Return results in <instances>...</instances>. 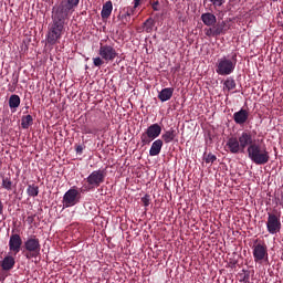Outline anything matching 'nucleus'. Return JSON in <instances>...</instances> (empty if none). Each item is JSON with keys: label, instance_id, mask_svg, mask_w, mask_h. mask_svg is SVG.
<instances>
[{"label": "nucleus", "instance_id": "32", "mask_svg": "<svg viewBox=\"0 0 283 283\" xmlns=\"http://www.w3.org/2000/svg\"><path fill=\"white\" fill-rule=\"evenodd\" d=\"M210 3H212L214 8H220L221 6H224V3H227V0H210Z\"/></svg>", "mask_w": 283, "mask_h": 283}, {"label": "nucleus", "instance_id": "15", "mask_svg": "<svg viewBox=\"0 0 283 283\" xmlns=\"http://www.w3.org/2000/svg\"><path fill=\"white\" fill-rule=\"evenodd\" d=\"M14 264H17V261L12 255H7L2 261H0L2 271H12V269H14Z\"/></svg>", "mask_w": 283, "mask_h": 283}, {"label": "nucleus", "instance_id": "9", "mask_svg": "<svg viewBox=\"0 0 283 283\" xmlns=\"http://www.w3.org/2000/svg\"><path fill=\"white\" fill-rule=\"evenodd\" d=\"M266 229L271 235L280 233L282 230V221L280 220V213H268Z\"/></svg>", "mask_w": 283, "mask_h": 283}, {"label": "nucleus", "instance_id": "12", "mask_svg": "<svg viewBox=\"0 0 283 283\" xmlns=\"http://www.w3.org/2000/svg\"><path fill=\"white\" fill-rule=\"evenodd\" d=\"M226 147L230 154H241L244 151V149H242V145L240 144V139L237 137H230L226 144Z\"/></svg>", "mask_w": 283, "mask_h": 283}, {"label": "nucleus", "instance_id": "13", "mask_svg": "<svg viewBox=\"0 0 283 283\" xmlns=\"http://www.w3.org/2000/svg\"><path fill=\"white\" fill-rule=\"evenodd\" d=\"M239 143L243 151L244 149H247V147H251V145H255V143H253V135H251V132H243L239 137Z\"/></svg>", "mask_w": 283, "mask_h": 283}, {"label": "nucleus", "instance_id": "8", "mask_svg": "<svg viewBox=\"0 0 283 283\" xmlns=\"http://www.w3.org/2000/svg\"><path fill=\"white\" fill-rule=\"evenodd\" d=\"M81 202V192L76 190V188L69 189L62 199V205L64 209H70V207H75Z\"/></svg>", "mask_w": 283, "mask_h": 283}, {"label": "nucleus", "instance_id": "41", "mask_svg": "<svg viewBox=\"0 0 283 283\" xmlns=\"http://www.w3.org/2000/svg\"><path fill=\"white\" fill-rule=\"evenodd\" d=\"M156 6H158V2H155V3L153 4V9H154L155 11H158V8H157Z\"/></svg>", "mask_w": 283, "mask_h": 283}, {"label": "nucleus", "instance_id": "34", "mask_svg": "<svg viewBox=\"0 0 283 283\" xmlns=\"http://www.w3.org/2000/svg\"><path fill=\"white\" fill-rule=\"evenodd\" d=\"M217 159H218V158L216 157V155L209 154V155H207V157H206V163H207V164H209V163H216Z\"/></svg>", "mask_w": 283, "mask_h": 283}, {"label": "nucleus", "instance_id": "4", "mask_svg": "<svg viewBox=\"0 0 283 283\" xmlns=\"http://www.w3.org/2000/svg\"><path fill=\"white\" fill-rule=\"evenodd\" d=\"M23 249L27 260L39 258V255H41V241L36 235L29 237L23 243Z\"/></svg>", "mask_w": 283, "mask_h": 283}, {"label": "nucleus", "instance_id": "35", "mask_svg": "<svg viewBox=\"0 0 283 283\" xmlns=\"http://www.w3.org/2000/svg\"><path fill=\"white\" fill-rule=\"evenodd\" d=\"M205 34H206V36H216V33L213 31V27L205 29Z\"/></svg>", "mask_w": 283, "mask_h": 283}, {"label": "nucleus", "instance_id": "29", "mask_svg": "<svg viewBox=\"0 0 283 283\" xmlns=\"http://www.w3.org/2000/svg\"><path fill=\"white\" fill-rule=\"evenodd\" d=\"M154 25H156V22L151 18H148L144 22V30H145V32H147V33L153 32Z\"/></svg>", "mask_w": 283, "mask_h": 283}, {"label": "nucleus", "instance_id": "33", "mask_svg": "<svg viewBox=\"0 0 283 283\" xmlns=\"http://www.w3.org/2000/svg\"><path fill=\"white\" fill-rule=\"evenodd\" d=\"M243 273H244V275H243V277L240 280V282L248 283L249 280H251V272L243 270Z\"/></svg>", "mask_w": 283, "mask_h": 283}, {"label": "nucleus", "instance_id": "5", "mask_svg": "<svg viewBox=\"0 0 283 283\" xmlns=\"http://www.w3.org/2000/svg\"><path fill=\"white\" fill-rule=\"evenodd\" d=\"M107 172L103 169L94 170L91 172L85 179L86 186H84L85 191H92V189H96L105 182V178Z\"/></svg>", "mask_w": 283, "mask_h": 283}, {"label": "nucleus", "instance_id": "27", "mask_svg": "<svg viewBox=\"0 0 283 283\" xmlns=\"http://www.w3.org/2000/svg\"><path fill=\"white\" fill-rule=\"evenodd\" d=\"M224 25H227V23L224 21H222L221 23L212 25L214 36H220V34H222L224 32Z\"/></svg>", "mask_w": 283, "mask_h": 283}, {"label": "nucleus", "instance_id": "38", "mask_svg": "<svg viewBox=\"0 0 283 283\" xmlns=\"http://www.w3.org/2000/svg\"><path fill=\"white\" fill-rule=\"evenodd\" d=\"M76 154H83V146L76 147Z\"/></svg>", "mask_w": 283, "mask_h": 283}, {"label": "nucleus", "instance_id": "3", "mask_svg": "<svg viewBox=\"0 0 283 283\" xmlns=\"http://www.w3.org/2000/svg\"><path fill=\"white\" fill-rule=\"evenodd\" d=\"M247 151L248 158H250L254 165H266L271 160V155L266 146L254 144L249 146Z\"/></svg>", "mask_w": 283, "mask_h": 283}, {"label": "nucleus", "instance_id": "24", "mask_svg": "<svg viewBox=\"0 0 283 283\" xmlns=\"http://www.w3.org/2000/svg\"><path fill=\"white\" fill-rule=\"evenodd\" d=\"M235 87L237 84L233 77H227V80L223 82V90H227L228 92L235 90Z\"/></svg>", "mask_w": 283, "mask_h": 283}, {"label": "nucleus", "instance_id": "17", "mask_svg": "<svg viewBox=\"0 0 283 283\" xmlns=\"http://www.w3.org/2000/svg\"><path fill=\"white\" fill-rule=\"evenodd\" d=\"M78 3H81V0H63L59 7L69 10L70 12H74V10L78 8Z\"/></svg>", "mask_w": 283, "mask_h": 283}, {"label": "nucleus", "instance_id": "2", "mask_svg": "<svg viewBox=\"0 0 283 283\" xmlns=\"http://www.w3.org/2000/svg\"><path fill=\"white\" fill-rule=\"evenodd\" d=\"M238 65V54L233 53L231 57L224 55L217 60L216 72L219 76H231Z\"/></svg>", "mask_w": 283, "mask_h": 283}, {"label": "nucleus", "instance_id": "10", "mask_svg": "<svg viewBox=\"0 0 283 283\" xmlns=\"http://www.w3.org/2000/svg\"><path fill=\"white\" fill-rule=\"evenodd\" d=\"M98 55L104 61H106V63H109V61H114L116 56H118V52H116V49L113 45L101 44L98 50Z\"/></svg>", "mask_w": 283, "mask_h": 283}, {"label": "nucleus", "instance_id": "36", "mask_svg": "<svg viewBox=\"0 0 283 283\" xmlns=\"http://www.w3.org/2000/svg\"><path fill=\"white\" fill-rule=\"evenodd\" d=\"M149 195H145L143 198H142V202L144 205V207H149Z\"/></svg>", "mask_w": 283, "mask_h": 283}, {"label": "nucleus", "instance_id": "30", "mask_svg": "<svg viewBox=\"0 0 283 283\" xmlns=\"http://www.w3.org/2000/svg\"><path fill=\"white\" fill-rule=\"evenodd\" d=\"M98 133V129L96 128H90V126H83L82 127V134H94L96 135Z\"/></svg>", "mask_w": 283, "mask_h": 283}, {"label": "nucleus", "instance_id": "19", "mask_svg": "<svg viewBox=\"0 0 283 283\" xmlns=\"http://www.w3.org/2000/svg\"><path fill=\"white\" fill-rule=\"evenodd\" d=\"M160 151H163V139H156L150 146L149 156H159Z\"/></svg>", "mask_w": 283, "mask_h": 283}, {"label": "nucleus", "instance_id": "16", "mask_svg": "<svg viewBox=\"0 0 283 283\" xmlns=\"http://www.w3.org/2000/svg\"><path fill=\"white\" fill-rule=\"evenodd\" d=\"M201 21L208 28H212V25H216V23H218V18H216V14L207 12L201 14Z\"/></svg>", "mask_w": 283, "mask_h": 283}, {"label": "nucleus", "instance_id": "42", "mask_svg": "<svg viewBox=\"0 0 283 283\" xmlns=\"http://www.w3.org/2000/svg\"><path fill=\"white\" fill-rule=\"evenodd\" d=\"M280 205L283 207V191L281 192V200H280Z\"/></svg>", "mask_w": 283, "mask_h": 283}, {"label": "nucleus", "instance_id": "20", "mask_svg": "<svg viewBox=\"0 0 283 283\" xmlns=\"http://www.w3.org/2000/svg\"><path fill=\"white\" fill-rule=\"evenodd\" d=\"M112 10H114V4H112V1H106L102 8V19H109L112 17Z\"/></svg>", "mask_w": 283, "mask_h": 283}, {"label": "nucleus", "instance_id": "11", "mask_svg": "<svg viewBox=\"0 0 283 283\" xmlns=\"http://www.w3.org/2000/svg\"><path fill=\"white\" fill-rule=\"evenodd\" d=\"M23 247V239H21V234L12 233L9 238V251L13 255H17L21 252V248Z\"/></svg>", "mask_w": 283, "mask_h": 283}, {"label": "nucleus", "instance_id": "37", "mask_svg": "<svg viewBox=\"0 0 283 283\" xmlns=\"http://www.w3.org/2000/svg\"><path fill=\"white\" fill-rule=\"evenodd\" d=\"M3 209H4L3 201L0 199V216H3Z\"/></svg>", "mask_w": 283, "mask_h": 283}, {"label": "nucleus", "instance_id": "40", "mask_svg": "<svg viewBox=\"0 0 283 283\" xmlns=\"http://www.w3.org/2000/svg\"><path fill=\"white\" fill-rule=\"evenodd\" d=\"M135 8H138L140 6V0H134Z\"/></svg>", "mask_w": 283, "mask_h": 283}, {"label": "nucleus", "instance_id": "22", "mask_svg": "<svg viewBox=\"0 0 283 283\" xmlns=\"http://www.w3.org/2000/svg\"><path fill=\"white\" fill-rule=\"evenodd\" d=\"M21 105V97L19 95L13 94L9 97V107L12 112H17V107Z\"/></svg>", "mask_w": 283, "mask_h": 283}, {"label": "nucleus", "instance_id": "26", "mask_svg": "<svg viewBox=\"0 0 283 283\" xmlns=\"http://www.w3.org/2000/svg\"><path fill=\"white\" fill-rule=\"evenodd\" d=\"M12 178L10 176L2 177V189H6L7 191H12Z\"/></svg>", "mask_w": 283, "mask_h": 283}, {"label": "nucleus", "instance_id": "28", "mask_svg": "<svg viewBox=\"0 0 283 283\" xmlns=\"http://www.w3.org/2000/svg\"><path fill=\"white\" fill-rule=\"evenodd\" d=\"M27 193L28 196H30V198H36V196H39V186L29 185L27 189Z\"/></svg>", "mask_w": 283, "mask_h": 283}, {"label": "nucleus", "instance_id": "25", "mask_svg": "<svg viewBox=\"0 0 283 283\" xmlns=\"http://www.w3.org/2000/svg\"><path fill=\"white\" fill-rule=\"evenodd\" d=\"M34 123V118H32V115H25L21 118V127L22 129H28L30 125Z\"/></svg>", "mask_w": 283, "mask_h": 283}, {"label": "nucleus", "instance_id": "7", "mask_svg": "<svg viewBox=\"0 0 283 283\" xmlns=\"http://www.w3.org/2000/svg\"><path fill=\"white\" fill-rule=\"evenodd\" d=\"M252 255L256 264H262V262L269 260V248L265 243H258L256 240L252 247Z\"/></svg>", "mask_w": 283, "mask_h": 283}, {"label": "nucleus", "instance_id": "21", "mask_svg": "<svg viewBox=\"0 0 283 283\" xmlns=\"http://www.w3.org/2000/svg\"><path fill=\"white\" fill-rule=\"evenodd\" d=\"M175 138H176V130L174 128L166 130L161 135V139L164 140V143H166V145H169V143H174Z\"/></svg>", "mask_w": 283, "mask_h": 283}, {"label": "nucleus", "instance_id": "14", "mask_svg": "<svg viewBox=\"0 0 283 283\" xmlns=\"http://www.w3.org/2000/svg\"><path fill=\"white\" fill-rule=\"evenodd\" d=\"M233 120L237 125H244L249 120V111L241 108L233 114Z\"/></svg>", "mask_w": 283, "mask_h": 283}, {"label": "nucleus", "instance_id": "43", "mask_svg": "<svg viewBox=\"0 0 283 283\" xmlns=\"http://www.w3.org/2000/svg\"><path fill=\"white\" fill-rule=\"evenodd\" d=\"M13 83L17 85V83H19V77H15V78L13 80Z\"/></svg>", "mask_w": 283, "mask_h": 283}, {"label": "nucleus", "instance_id": "44", "mask_svg": "<svg viewBox=\"0 0 283 283\" xmlns=\"http://www.w3.org/2000/svg\"><path fill=\"white\" fill-rule=\"evenodd\" d=\"M272 1H274V2H275V1H277V0H272Z\"/></svg>", "mask_w": 283, "mask_h": 283}, {"label": "nucleus", "instance_id": "1", "mask_svg": "<svg viewBox=\"0 0 283 283\" xmlns=\"http://www.w3.org/2000/svg\"><path fill=\"white\" fill-rule=\"evenodd\" d=\"M72 13L73 11L63 9V7L53 8L52 22L49 24L46 34L49 45H56L61 41L65 34V24Z\"/></svg>", "mask_w": 283, "mask_h": 283}, {"label": "nucleus", "instance_id": "18", "mask_svg": "<svg viewBox=\"0 0 283 283\" xmlns=\"http://www.w3.org/2000/svg\"><path fill=\"white\" fill-rule=\"evenodd\" d=\"M171 96H174V87L163 88L158 93V98L159 101H161V103H167V101H171Z\"/></svg>", "mask_w": 283, "mask_h": 283}, {"label": "nucleus", "instance_id": "23", "mask_svg": "<svg viewBox=\"0 0 283 283\" xmlns=\"http://www.w3.org/2000/svg\"><path fill=\"white\" fill-rule=\"evenodd\" d=\"M137 7H128L124 9L125 14L122 15V19L126 22L129 23L132 21V17H134V12H136Z\"/></svg>", "mask_w": 283, "mask_h": 283}, {"label": "nucleus", "instance_id": "39", "mask_svg": "<svg viewBox=\"0 0 283 283\" xmlns=\"http://www.w3.org/2000/svg\"><path fill=\"white\" fill-rule=\"evenodd\" d=\"M27 221L29 224H32V222H34V217H28Z\"/></svg>", "mask_w": 283, "mask_h": 283}, {"label": "nucleus", "instance_id": "6", "mask_svg": "<svg viewBox=\"0 0 283 283\" xmlns=\"http://www.w3.org/2000/svg\"><path fill=\"white\" fill-rule=\"evenodd\" d=\"M163 134V127L158 124H153L147 127V129L140 135L142 145H151L158 136Z\"/></svg>", "mask_w": 283, "mask_h": 283}, {"label": "nucleus", "instance_id": "31", "mask_svg": "<svg viewBox=\"0 0 283 283\" xmlns=\"http://www.w3.org/2000/svg\"><path fill=\"white\" fill-rule=\"evenodd\" d=\"M103 63H105L103 57H101V56L93 57V65L95 67H101V65H103Z\"/></svg>", "mask_w": 283, "mask_h": 283}]
</instances>
